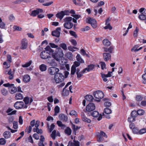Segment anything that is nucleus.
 Instances as JSON below:
<instances>
[{
  "instance_id": "f257e3e1",
  "label": "nucleus",
  "mask_w": 146,
  "mask_h": 146,
  "mask_svg": "<svg viewBox=\"0 0 146 146\" xmlns=\"http://www.w3.org/2000/svg\"><path fill=\"white\" fill-rule=\"evenodd\" d=\"M45 50L42 51L40 54V57L42 59H46L50 57V55L54 52L49 46H47L45 48Z\"/></svg>"
},
{
  "instance_id": "f03ea898",
  "label": "nucleus",
  "mask_w": 146,
  "mask_h": 146,
  "mask_svg": "<svg viewBox=\"0 0 146 146\" xmlns=\"http://www.w3.org/2000/svg\"><path fill=\"white\" fill-rule=\"evenodd\" d=\"M51 80L54 82L55 81L56 84L62 83L64 80V76L62 73L58 72L55 74L54 78H52Z\"/></svg>"
},
{
  "instance_id": "7ed1b4c3",
  "label": "nucleus",
  "mask_w": 146,
  "mask_h": 146,
  "mask_svg": "<svg viewBox=\"0 0 146 146\" xmlns=\"http://www.w3.org/2000/svg\"><path fill=\"white\" fill-rule=\"evenodd\" d=\"M56 52H53L51 54L53 58L57 61H58L60 58L63 56V51L60 48H58L57 49Z\"/></svg>"
},
{
  "instance_id": "20e7f679",
  "label": "nucleus",
  "mask_w": 146,
  "mask_h": 146,
  "mask_svg": "<svg viewBox=\"0 0 146 146\" xmlns=\"http://www.w3.org/2000/svg\"><path fill=\"white\" fill-rule=\"evenodd\" d=\"M3 85L6 87H8L9 92L12 94L15 93L17 92V88L13 84H10L9 83L4 84Z\"/></svg>"
},
{
  "instance_id": "39448f33",
  "label": "nucleus",
  "mask_w": 146,
  "mask_h": 146,
  "mask_svg": "<svg viewBox=\"0 0 146 146\" xmlns=\"http://www.w3.org/2000/svg\"><path fill=\"white\" fill-rule=\"evenodd\" d=\"M93 95L94 97L98 100H96V101L97 102H100L101 100L104 97V93L100 90L96 91L93 93Z\"/></svg>"
},
{
  "instance_id": "423d86ee",
  "label": "nucleus",
  "mask_w": 146,
  "mask_h": 146,
  "mask_svg": "<svg viewBox=\"0 0 146 146\" xmlns=\"http://www.w3.org/2000/svg\"><path fill=\"white\" fill-rule=\"evenodd\" d=\"M86 21L88 23L91 24L94 29H95L97 27V21L95 19L90 17L87 19Z\"/></svg>"
},
{
  "instance_id": "0eeeda50",
  "label": "nucleus",
  "mask_w": 146,
  "mask_h": 146,
  "mask_svg": "<svg viewBox=\"0 0 146 146\" xmlns=\"http://www.w3.org/2000/svg\"><path fill=\"white\" fill-rule=\"evenodd\" d=\"M49 73L51 75H55L58 73L59 71V69L55 67H52L48 68V70Z\"/></svg>"
},
{
  "instance_id": "6e6552de",
  "label": "nucleus",
  "mask_w": 146,
  "mask_h": 146,
  "mask_svg": "<svg viewBox=\"0 0 146 146\" xmlns=\"http://www.w3.org/2000/svg\"><path fill=\"white\" fill-rule=\"evenodd\" d=\"M69 13V11L68 10H65L64 11H61L60 12L57 13L56 15V17L61 20L65 15H67V13Z\"/></svg>"
},
{
  "instance_id": "1a4fd4ad",
  "label": "nucleus",
  "mask_w": 146,
  "mask_h": 146,
  "mask_svg": "<svg viewBox=\"0 0 146 146\" xmlns=\"http://www.w3.org/2000/svg\"><path fill=\"white\" fill-rule=\"evenodd\" d=\"M95 109V106L94 104L89 103L86 106V110L89 112L93 111Z\"/></svg>"
},
{
  "instance_id": "9d476101",
  "label": "nucleus",
  "mask_w": 146,
  "mask_h": 146,
  "mask_svg": "<svg viewBox=\"0 0 146 146\" xmlns=\"http://www.w3.org/2000/svg\"><path fill=\"white\" fill-rule=\"evenodd\" d=\"M36 121L35 119L31 121L30 123L31 125L29 126V127H27L25 130V132H27L28 133H31V130L32 127H33L34 126L35 123Z\"/></svg>"
},
{
  "instance_id": "9b49d317",
  "label": "nucleus",
  "mask_w": 146,
  "mask_h": 146,
  "mask_svg": "<svg viewBox=\"0 0 146 146\" xmlns=\"http://www.w3.org/2000/svg\"><path fill=\"white\" fill-rule=\"evenodd\" d=\"M27 41L25 38L23 39L21 42V46L20 48L22 50L26 49L27 47Z\"/></svg>"
},
{
  "instance_id": "f8f14e48",
  "label": "nucleus",
  "mask_w": 146,
  "mask_h": 146,
  "mask_svg": "<svg viewBox=\"0 0 146 146\" xmlns=\"http://www.w3.org/2000/svg\"><path fill=\"white\" fill-rule=\"evenodd\" d=\"M91 115L93 117H98L99 116L98 119V121H100L101 120L102 118V115L100 114V115L99 114V112L97 111H93L92 112L90 113V115Z\"/></svg>"
},
{
  "instance_id": "ddd939ff",
  "label": "nucleus",
  "mask_w": 146,
  "mask_h": 146,
  "mask_svg": "<svg viewBox=\"0 0 146 146\" xmlns=\"http://www.w3.org/2000/svg\"><path fill=\"white\" fill-rule=\"evenodd\" d=\"M60 27H57L55 30L52 31V35L53 36L59 37L60 36Z\"/></svg>"
},
{
  "instance_id": "4468645a",
  "label": "nucleus",
  "mask_w": 146,
  "mask_h": 146,
  "mask_svg": "<svg viewBox=\"0 0 146 146\" xmlns=\"http://www.w3.org/2000/svg\"><path fill=\"white\" fill-rule=\"evenodd\" d=\"M24 105V104L23 102H17L14 104V107L17 109L22 108Z\"/></svg>"
},
{
  "instance_id": "2eb2a0df",
  "label": "nucleus",
  "mask_w": 146,
  "mask_h": 146,
  "mask_svg": "<svg viewBox=\"0 0 146 146\" xmlns=\"http://www.w3.org/2000/svg\"><path fill=\"white\" fill-rule=\"evenodd\" d=\"M95 65L93 64H91L88 65L87 67L83 70V72H85L86 71L89 72L93 70L95 68Z\"/></svg>"
},
{
  "instance_id": "dca6fc26",
  "label": "nucleus",
  "mask_w": 146,
  "mask_h": 146,
  "mask_svg": "<svg viewBox=\"0 0 146 146\" xmlns=\"http://www.w3.org/2000/svg\"><path fill=\"white\" fill-rule=\"evenodd\" d=\"M43 12L42 9H37L36 10L32 11L30 15L33 17H35L38 15L40 13H42Z\"/></svg>"
},
{
  "instance_id": "f3484780",
  "label": "nucleus",
  "mask_w": 146,
  "mask_h": 146,
  "mask_svg": "<svg viewBox=\"0 0 146 146\" xmlns=\"http://www.w3.org/2000/svg\"><path fill=\"white\" fill-rule=\"evenodd\" d=\"M47 61L48 63L51 66H55L56 64L55 61V60L53 59L52 57H50V56L48 58Z\"/></svg>"
},
{
  "instance_id": "a211bd4d",
  "label": "nucleus",
  "mask_w": 146,
  "mask_h": 146,
  "mask_svg": "<svg viewBox=\"0 0 146 146\" xmlns=\"http://www.w3.org/2000/svg\"><path fill=\"white\" fill-rule=\"evenodd\" d=\"M104 59L105 61H107L111 58V55L110 53H104L103 54Z\"/></svg>"
},
{
  "instance_id": "6ab92c4d",
  "label": "nucleus",
  "mask_w": 146,
  "mask_h": 146,
  "mask_svg": "<svg viewBox=\"0 0 146 146\" xmlns=\"http://www.w3.org/2000/svg\"><path fill=\"white\" fill-rule=\"evenodd\" d=\"M73 26L72 22H65L64 24V27L67 29H70L72 28Z\"/></svg>"
},
{
  "instance_id": "aec40b11",
  "label": "nucleus",
  "mask_w": 146,
  "mask_h": 146,
  "mask_svg": "<svg viewBox=\"0 0 146 146\" xmlns=\"http://www.w3.org/2000/svg\"><path fill=\"white\" fill-rule=\"evenodd\" d=\"M13 109L10 108H9L6 111V113H7V115H10L15 114L17 112V111L15 110L13 111Z\"/></svg>"
},
{
  "instance_id": "412c9836",
  "label": "nucleus",
  "mask_w": 146,
  "mask_h": 146,
  "mask_svg": "<svg viewBox=\"0 0 146 146\" xmlns=\"http://www.w3.org/2000/svg\"><path fill=\"white\" fill-rule=\"evenodd\" d=\"M103 49L104 50V51L105 52H108L110 53H112L113 50L114 49V47L113 46H111L108 48H107L106 47H103Z\"/></svg>"
},
{
  "instance_id": "4be33fe9",
  "label": "nucleus",
  "mask_w": 146,
  "mask_h": 146,
  "mask_svg": "<svg viewBox=\"0 0 146 146\" xmlns=\"http://www.w3.org/2000/svg\"><path fill=\"white\" fill-rule=\"evenodd\" d=\"M3 136L5 139H8L11 137V133L9 131H6L4 132Z\"/></svg>"
},
{
  "instance_id": "5701e85b",
  "label": "nucleus",
  "mask_w": 146,
  "mask_h": 146,
  "mask_svg": "<svg viewBox=\"0 0 146 146\" xmlns=\"http://www.w3.org/2000/svg\"><path fill=\"white\" fill-rule=\"evenodd\" d=\"M81 117L82 120L83 121L88 123H91V120L86 117L84 114H83V115H82Z\"/></svg>"
},
{
  "instance_id": "b1692460",
  "label": "nucleus",
  "mask_w": 146,
  "mask_h": 146,
  "mask_svg": "<svg viewBox=\"0 0 146 146\" xmlns=\"http://www.w3.org/2000/svg\"><path fill=\"white\" fill-rule=\"evenodd\" d=\"M59 117L60 120L65 121H66L68 119L67 117L63 114H60L59 116Z\"/></svg>"
},
{
  "instance_id": "393cba45",
  "label": "nucleus",
  "mask_w": 146,
  "mask_h": 146,
  "mask_svg": "<svg viewBox=\"0 0 146 146\" xmlns=\"http://www.w3.org/2000/svg\"><path fill=\"white\" fill-rule=\"evenodd\" d=\"M23 80L25 83L28 82L30 80V77L28 74L25 75L23 76Z\"/></svg>"
},
{
  "instance_id": "a878e982",
  "label": "nucleus",
  "mask_w": 146,
  "mask_h": 146,
  "mask_svg": "<svg viewBox=\"0 0 146 146\" xmlns=\"http://www.w3.org/2000/svg\"><path fill=\"white\" fill-rule=\"evenodd\" d=\"M15 98L17 100H22L23 98V95L20 93H17L16 94Z\"/></svg>"
},
{
  "instance_id": "bb28decb",
  "label": "nucleus",
  "mask_w": 146,
  "mask_h": 146,
  "mask_svg": "<svg viewBox=\"0 0 146 146\" xmlns=\"http://www.w3.org/2000/svg\"><path fill=\"white\" fill-rule=\"evenodd\" d=\"M104 45L106 46H109L111 44V42L107 39H105L103 41Z\"/></svg>"
},
{
  "instance_id": "cd10ccee",
  "label": "nucleus",
  "mask_w": 146,
  "mask_h": 146,
  "mask_svg": "<svg viewBox=\"0 0 146 146\" xmlns=\"http://www.w3.org/2000/svg\"><path fill=\"white\" fill-rule=\"evenodd\" d=\"M64 133L68 135H70L72 133V130L70 127H67L64 130Z\"/></svg>"
},
{
  "instance_id": "c85d7f7f",
  "label": "nucleus",
  "mask_w": 146,
  "mask_h": 146,
  "mask_svg": "<svg viewBox=\"0 0 146 146\" xmlns=\"http://www.w3.org/2000/svg\"><path fill=\"white\" fill-rule=\"evenodd\" d=\"M85 98L87 101L92 102L94 98L91 95H88L85 96Z\"/></svg>"
},
{
  "instance_id": "c756f323",
  "label": "nucleus",
  "mask_w": 146,
  "mask_h": 146,
  "mask_svg": "<svg viewBox=\"0 0 146 146\" xmlns=\"http://www.w3.org/2000/svg\"><path fill=\"white\" fill-rule=\"evenodd\" d=\"M47 66L44 64H42L39 66V69L42 72L45 71L47 69Z\"/></svg>"
},
{
  "instance_id": "7c9ffc66",
  "label": "nucleus",
  "mask_w": 146,
  "mask_h": 146,
  "mask_svg": "<svg viewBox=\"0 0 146 146\" xmlns=\"http://www.w3.org/2000/svg\"><path fill=\"white\" fill-rule=\"evenodd\" d=\"M62 95L63 96H67L69 94V91L67 89H63Z\"/></svg>"
},
{
  "instance_id": "2f4dec72",
  "label": "nucleus",
  "mask_w": 146,
  "mask_h": 146,
  "mask_svg": "<svg viewBox=\"0 0 146 146\" xmlns=\"http://www.w3.org/2000/svg\"><path fill=\"white\" fill-rule=\"evenodd\" d=\"M77 60L78 62H79L81 63H83L84 62V60L81 58L80 55L78 54L76 57Z\"/></svg>"
},
{
  "instance_id": "473e14b6",
  "label": "nucleus",
  "mask_w": 146,
  "mask_h": 146,
  "mask_svg": "<svg viewBox=\"0 0 146 146\" xmlns=\"http://www.w3.org/2000/svg\"><path fill=\"white\" fill-rule=\"evenodd\" d=\"M72 18L70 17H68L64 18V21L65 22H72Z\"/></svg>"
},
{
  "instance_id": "72a5a7b5",
  "label": "nucleus",
  "mask_w": 146,
  "mask_h": 146,
  "mask_svg": "<svg viewBox=\"0 0 146 146\" xmlns=\"http://www.w3.org/2000/svg\"><path fill=\"white\" fill-rule=\"evenodd\" d=\"M66 56L70 60H71L73 59V55L72 53L70 52L67 53Z\"/></svg>"
},
{
  "instance_id": "f704fd0d",
  "label": "nucleus",
  "mask_w": 146,
  "mask_h": 146,
  "mask_svg": "<svg viewBox=\"0 0 146 146\" xmlns=\"http://www.w3.org/2000/svg\"><path fill=\"white\" fill-rule=\"evenodd\" d=\"M80 127H78V126H76L72 123V129L73 131H74L76 132V131L80 129Z\"/></svg>"
},
{
  "instance_id": "c9c22d12",
  "label": "nucleus",
  "mask_w": 146,
  "mask_h": 146,
  "mask_svg": "<svg viewBox=\"0 0 146 146\" xmlns=\"http://www.w3.org/2000/svg\"><path fill=\"white\" fill-rule=\"evenodd\" d=\"M1 92L3 95L6 96L8 94V91L5 88H3L1 90Z\"/></svg>"
},
{
  "instance_id": "e433bc0d",
  "label": "nucleus",
  "mask_w": 146,
  "mask_h": 146,
  "mask_svg": "<svg viewBox=\"0 0 146 146\" xmlns=\"http://www.w3.org/2000/svg\"><path fill=\"white\" fill-rule=\"evenodd\" d=\"M64 50H66L67 49V46L66 44L64 43H63L60 44L59 45Z\"/></svg>"
},
{
  "instance_id": "4c0bfd02",
  "label": "nucleus",
  "mask_w": 146,
  "mask_h": 146,
  "mask_svg": "<svg viewBox=\"0 0 146 146\" xmlns=\"http://www.w3.org/2000/svg\"><path fill=\"white\" fill-rule=\"evenodd\" d=\"M135 118L131 116L130 117H128L127 119L129 123H132L135 121Z\"/></svg>"
},
{
  "instance_id": "58836bf2",
  "label": "nucleus",
  "mask_w": 146,
  "mask_h": 146,
  "mask_svg": "<svg viewBox=\"0 0 146 146\" xmlns=\"http://www.w3.org/2000/svg\"><path fill=\"white\" fill-rule=\"evenodd\" d=\"M104 112L106 114H110L111 113V110L109 108H106L104 109Z\"/></svg>"
},
{
  "instance_id": "ea45409f",
  "label": "nucleus",
  "mask_w": 146,
  "mask_h": 146,
  "mask_svg": "<svg viewBox=\"0 0 146 146\" xmlns=\"http://www.w3.org/2000/svg\"><path fill=\"white\" fill-rule=\"evenodd\" d=\"M5 24L2 22L1 18L0 17V27L2 29H5Z\"/></svg>"
},
{
  "instance_id": "a19ab883",
  "label": "nucleus",
  "mask_w": 146,
  "mask_h": 146,
  "mask_svg": "<svg viewBox=\"0 0 146 146\" xmlns=\"http://www.w3.org/2000/svg\"><path fill=\"white\" fill-rule=\"evenodd\" d=\"M139 129L137 127H135L132 130L133 133L134 134L139 135Z\"/></svg>"
},
{
  "instance_id": "79ce46f5",
  "label": "nucleus",
  "mask_w": 146,
  "mask_h": 146,
  "mask_svg": "<svg viewBox=\"0 0 146 146\" xmlns=\"http://www.w3.org/2000/svg\"><path fill=\"white\" fill-rule=\"evenodd\" d=\"M138 18L141 20H145L146 19V15L144 14H141L138 16Z\"/></svg>"
},
{
  "instance_id": "37998d69",
  "label": "nucleus",
  "mask_w": 146,
  "mask_h": 146,
  "mask_svg": "<svg viewBox=\"0 0 146 146\" xmlns=\"http://www.w3.org/2000/svg\"><path fill=\"white\" fill-rule=\"evenodd\" d=\"M137 115H138L136 111H132L131 113V116L133 117H134L135 118L137 116Z\"/></svg>"
},
{
  "instance_id": "c03bdc74",
  "label": "nucleus",
  "mask_w": 146,
  "mask_h": 146,
  "mask_svg": "<svg viewBox=\"0 0 146 146\" xmlns=\"http://www.w3.org/2000/svg\"><path fill=\"white\" fill-rule=\"evenodd\" d=\"M81 63L78 61H75L74 62L73 64L72 65V66L75 67L76 68L77 67L79 66L80 65Z\"/></svg>"
},
{
  "instance_id": "a18cd8bd",
  "label": "nucleus",
  "mask_w": 146,
  "mask_h": 146,
  "mask_svg": "<svg viewBox=\"0 0 146 146\" xmlns=\"http://www.w3.org/2000/svg\"><path fill=\"white\" fill-rule=\"evenodd\" d=\"M32 61L31 60L29 61V62H27L24 64L22 66L23 67H28L29 66L32 64Z\"/></svg>"
},
{
  "instance_id": "49530a36",
  "label": "nucleus",
  "mask_w": 146,
  "mask_h": 146,
  "mask_svg": "<svg viewBox=\"0 0 146 146\" xmlns=\"http://www.w3.org/2000/svg\"><path fill=\"white\" fill-rule=\"evenodd\" d=\"M56 133V130H54L52 131V133L51 134L50 136L54 140L55 139Z\"/></svg>"
},
{
  "instance_id": "de8ad7c7",
  "label": "nucleus",
  "mask_w": 146,
  "mask_h": 146,
  "mask_svg": "<svg viewBox=\"0 0 146 146\" xmlns=\"http://www.w3.org/2000/svg\"><path fill=\"white\" fill-rule=\"evenodd\" d=\"M76 68L75 67L72 66L70 74L71 75H74L76 72Z\"/></svg>"
},
{
  "instance_id": "09e8293b",
  "label": "nucleus",
  "mask_w": 146,
  "mask_h": 146,
  "mask_svg": "<svg viewBox=\"0 0 146 146\" xmlns=\"http://www.w3.org/2000/svg\"><path fill=\"white\" fill-rule=\"evenodd\" d=\"M145 133H146V128H142L140 130H139V135H141Z\"/></svg>"
},
{
  "instance_id": "8fccbe9b",
  "label": "nucleus",
  "mask_w": 146,
  "mask_h": 146,
  "mask_svg": "<svg viewBox=\"0 0 146 146\" xmlns=\"http://www.w3.org/2000/svg\"><path fill=\"white\" fill-rule=\"evenodd\" d=\"M80 53L83 56L86 55L87 57L89 56L86 53V52L83 49L80 50Z\"/></svg>"
},
{
  "instance_id": "3c124183",
  "label": "nucleus",
  "mask_w": 146,
  "mask_h": 146,
  "mask_svg": "<svg viewBox=\"0 0 146 146\" xmlns=\"http://www.w3.org/2000/svg\"><path fill=\"white\" fill-rule=\"evenodd\" d=\"M97 134L100 135L102 136L105 137L106 138L107 137V136L106 133L102 131H100V133H98Z\"/></svg>"
},
{
  "instance_id": "603ef678",
  "label": "nucleus",
  "mask_w": 146,
  "mask_h": 146,
  "mask_svg": "<svg viewBox=\"0 0 146 146\" xmlns=\"http://www.w3.org/2000/svg\"><path fill=\"white\" fill-rule=\"evenodd\" d=\"M14 119V117L13 116H10L8 117V120L9 123L13 122Z\"/></svg>"
},
{
  "instance_id": "864d4df0",
  "label": "nucleus",
  "mask_w": 146,
  "mask_h": 146,
  "mask_svg": "<svg viewBox=\"0 0 146 146\" xmlns=\"http://www.w3.org/2000/svg\"><path fill=\"white\" fill-rule=\"evenodd\" d=\"M6 143V140L4 138L0 139V144L1 145H4Z\"/></svg>"
},
{
  "instance_id": "5fc2aeb1",
  "label": "nucleus",
  "mask_w": 146,
  "mask_h": 146,
  "mask_svg": "<svg viewBox=\"0 0 146 146\" xmlns=\"http://www.w3.org/2000/svg\"><path fill=\"white\" fill-rule=\"evenodd\" d=\"M13 29L15 31H21L22 29V28L17 25H14L13 27Z\"/></svg>"
},
{
  "instance_id": "6e6d98bb",
  "label": "nucleus",
  "mask_w": 146,
  "mask_h": 146,
  "mask_svg": "<svg viewBox=\"0 0 146 146\" xmlns=\"http://www.w3.org/2000/svg\"><path fill=\"white\" fill-rule=\"evenodd\" d=\"M138 115H141L144 113V111L142 110H139L137 111Z\"/></svg>"
},
{
  "instance_id": "4d7b16f0",
  "label": "nucleus",
  "mask_w": 146,
  "mask_h": 146,
  "mask_svg": "<svg viewBox=\"0 0 146 146\" xmlns=\"http://www.w3.org/2000/svg\"><path fill=\"white\" fill-rule=\"evenodd\" d=\"M83 70L78 73H76L77 75V78H80L82 76H83V74L85 72H83Z\"/></svg>"
},
{
  "instance_id": "13d9d810",
  "label": "nucleus",
  "mask_w": 146,
  "mask_h": 146,
  "mask_svg": "<svg viewBox=\"0 0 146 146\" xmlns=\"http://www.w3.org/2000/svg\"><path fill=\"white\" fill-rule=\"evenodd\" d=\"M29 98L28 96L25 97L23 100V101L26 104H29Z\"/></svg>"
},
{
  "instance_id": "bf43d9fd",
  "label": "nucleus",
  "mask_w": 146,
  "mask_h": 146,
  "mask_svg": "<svg viewBox=\"0 0 146 146\" xmlns=\"http://www.w3.org/2000/svg\"><path fill=\"white\" fill-rule=\"evenodd\" d=\"M57 124L58 125V126L60 127H64L65 125L62 123V122L60 121H57Z\"/></svg>"
},
{
  "instance_id": "052dcab7",
  "label": "nucleus",
  "mask_w": 146,
  "mask_h": 146,
  "mask_svg": "<svg viewBox=\"0 0 146 146\" xmlns=\"http://www.w3.org/2000/svg\"><path fill=\"white\" fill-rule=\"evenodd\" d=\"M69 33L71 35L74 37L75 38L77 37V35L75 32L72 31H69Z\"/></svg>"
},
{
  "instance_id": "680f3d73",
  "label": "nucleus",
  "mask_w": 146,
  "mask_h": 146,
  "mask_svg": "<svg viewBox=\"0 0 146 146\" xmlns=\"http://www.w3.org/2000/svg\"><path fill=\"white\" fill-rule=\"evenodd\" d=\"M68 49L72 52L75 51V50H74V49H77V48L75 47H73L71 46H69L68 47Z\"/></svg>"
},
{
  "instance_id": "e2e57ef3",
  "label": "nucleus",
  "mask_w": 146,
  "mask_h": 146,
  "mask_svg": "<svg viewBox=\"0 0 146 146\" xmlns=\"http://www.w3.org/2000/svg\"><path fill=\"white\" fill-rule=\"evenodd\" d=\"M73 146H79L80 143L78 141H76L75 139L73 140Z\"/></svg>"
},
{
  "instance_id": "0e129e2a",
  "label": "nucleus",
  "mask_w": 146,
  "mask_h": 146,
  "mask_svg": "<svg viewBox=\"0 0 146 146\" xmlns=\"http://www.w3.org/2000/svg\"><path fill=\"white\" fill-rule=\"evenodd\" d=\"M70 115H74L75 117L77 116V112L74 110H72L69 113Z\"/></svg>"
},
{
  "instance_id": "69168bd1",
  "label": "nucleus",
  "mask_w": 146,
  "mask_h": 146,
  "mask_svg": "<svg viewBox=\"0 0 146 146\" xmlns=\"http://www.w3.org/2000/svg\"><path fill=\"white\" fill-rule=\"evenodd\" d=\"M90 29V27L88 26H86L84 28L81 29V30L82 31H86L89 30Z\"/></svg>"
},
{
  "instance_id": "338daca9",
  "label": "nucleus",
  "mask_w": 146,
  "mask_h": 146,
  "mask_svg": "<svg viewBox=\"0 0 146 146\" xmlns=\"http://www.w3.org/2000/svg\"><path fill=\"white\" fill-rule=\"evenodd\" d=\"M111 105V104L110 102H106L104 103V105L106 107H109Z\"/></svg>"
},
{
  "instance_id": "774afa93",
  "label": "nucleus",
  "mask_w": 146,
  "mask_h": 146,
  "mask_svg": "<svg viewBox=\"0 0 146 146\" xmlns=\"http://www.w3.org/2000/svg\"><path fill=\"white\" fill-rule=\"evenodd\" d=\"M142 78L143 79V83L144 84H146V73L143 74L142 76Z\"/></svg>"
}]
</instances>
